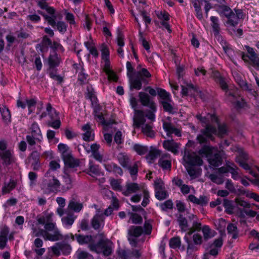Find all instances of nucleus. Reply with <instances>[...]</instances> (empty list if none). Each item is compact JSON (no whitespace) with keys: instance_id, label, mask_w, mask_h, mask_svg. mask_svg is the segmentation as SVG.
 Masks as SVG:
<instances>
[{"instance_id":"nucleus-1","label":"nucleus","mask_w":259,"mask_h":259,"mask_svg":"<svg viewBox=\"0 0 259 259\" xmlns=\"http://www.w3.org/2000/svg\"><path fill=\"white\" fill-rule=\"evenodd\" d=\"M196 117L205 125V127L201 130V133L197 136L199 143L206 144L208 140H213V135L217 133L221 137L227 134L228 128L226 124H219L218 118L214 114L208 113L205 116L197 114Z\"/></svg>"},{"instance_id":"nucleus-2","label":"nucleus","mask_w":259,"mask_h":259,"mask_svg":"<svg viewBox=\"0 0 259 259\" xmlns=\"http://www.w3.org/2000/svg\"><path fill=\"white\" fill-rule=\"evenodd\" d=\"M202 157L207 158L210 166L218 167L222 164L223 161L221 152L216 148L209 145H204L198 151Z\"/></svg>"},{"instance_id":"nucleus-3","label":"nucleus","mask_w":259,"mask_h":259,"mask_svg":"<svg viewBox=\"0 0 259 259\" xmlns=\"http://www.w3.org/2000/svg\"><path fill=\"white\" fill-rule=\"evenodd\" d=\"M90 250L97 254H102L105 256L110 255L113 252V243L107 238H102L97 243L88 245Z\"/></svg>"},{"instance_id":"nucleus-4","label":"nucleus","mask_w":259,"mask_h":259,"mask_svg":"<svg viewBox=\"0 0 259 259\" xmlns=\"http://www.w3.org/2000/svg\"><path fill=\"white\" fill-rule=\"evenodd\" d=\"M219 15L227 19V24L231 26H236L240 19H243L244 14L242 9L235 8L232 10L230 7L224 8Z\"/></svg>"},{"instance_id":"nucleus-5","label":"nucleus","mask_w":259,"mask_h":259,"mask_svg":"<svg viewBox=\"0 0 259 259\" xmlns=\"http://www.w3.org/2000/svg\"><path fill=\"white\" fill-rule=\"evenodd\" d=\"M60 185L59 181L54 176L51 175L49 170L45 175L40 187L44 193L50 194L57 192Z\"/></svg>"},{"instance_id":"nucleus-6","label":"nucleus","mask_w":259,"mask_h":259,"mask_svg":"<svg viewBox=\"0 0 259 259\" xmlns=\"http://www.w3.org/2000/svg\"><path fill=\"white\" fill-rule=\"evenodd\" d=\"M58 149L61 153L62 159L66 166L74 168L79 165L78 160L73 157L67 145L60 143L58 145Z\"/></svg>"},{"instance_id":"nucleus-7","label":"nucleus","mask_w":259,"mask_h":259,"mask_svg":"<svg viewBox=\"0 0 259 259\" xmlns=\"http://www.w3.org/2000/svg\"><path fill=\"white\" fill-rule=\"evenodd\" d=\"M0 157L3 164L6 165L11 164L14 160V152L7 149V144L5 141H0Z\"/></svg>"},{"instance_id":"nucleus-8","label":"nucleus","mask_w":259,"mask_h":259,"mask_svg":"<svg viewBox=\"0 0 259 259\" xmlns=\"http://www.w3.org/2000/svg\"><path fill=\"white\" fill-rule=\"evenodd\" d=\"M144 233L142 227L132 226L130 227L127 232V238L130 244L132 246H137L138 240L137 238L140 237Z\"/></svg>"},{"instance_id":"nucleus-9","label":"nucleus","mask_w":259,"mask_h":259,"mask_svg":"<svg viewBox=\"0 0 259 259\" xmlns=\"http://www.w3.org/2000/svg\"><path fill=\"white\" fill-rule=\"evenodd\" d=\"M245 48L248 55L244 52L241 53V58L245 62H248V59L251 62L252 65L259 70V58L253 48L248 46H245Z\"/></svg>"},{"instance_id":"nucleus-10","label":"nucleus","mask_w":259,"mask_h":259,"mask_svg":"<svg viewBox=\"0 0 259 259\" xmlns=\"http://www.w3.org/2000/svg\"><path fill=\"white\" fill-rule=\"evenodd\" d=\"M184 165H201L203 160L195 153L189 151H185L183 158Z\"/></svg>"},{"instance_id":"nucleus-11","label":"nucleus","mask_w":259,"mask_h":259,"mask_svg":"<svg viewBox=\"0 0 259 259\" xmlns=\"http://www.w3.org/2000/svg\"><path fill=\"white\" fill-rule=\"evenodd\" d=\"M118 255L121 259H139L141 254L137 249H122L118 251Z\"/></svg>"},{"instance_id":"nucleus-12","label":"nucleus","mask_w":259,"mask_h":259,"mask_svg":"<svg viewBox=\"0 0 259 259\" xmlns=\"http://www.w3.org/2000/svg\"><path fill=\"white\" fill-rule=\"evenodd\" d=\"M128 78L131 89H135L139 90L142 88V82L147 84L144 79L136 74L133 76H131Z\"/></svg>"},{"instance_id":"nucleus-13","label":"nucleus","mask_w":259,"mask_h":259,"mask_svg":"<svg viewBox=\"0 0 259 259\" xmlns=\"http://www.w3.org/2000/svg\"><path fill=\"white\" fill-rule=\"evenodd\" d=\"M188 200L195 204L202 206L206 205L209 201V198L204 195H200L199 198H197L194 195L191 194L188 196Z\"/></svg>"},{"instance_id":"nucleus-14","label":"nucleus","mask_w":259,"mask_h":259,"mask_svg":"<svg viewBox=\"0 0 259 259\" xmlns=\"http://www.w3.org/2000/svg\"><path fill=\"white\" fill-rule=\"evenodd\" d=\"M105 217L103 214H96L92 219L91 225L95 230H99L104 226Z\"/></svg>"},{"instance_id":"nucleus-15","label":"nucleus","mask_w":259,"mask_h":259,"mask_svg":"<svg viewBox=\"0 0 259 259\" xmlns=\"http://www.w3.org/2000/svg\"><path fill=\"white\" fill-rule=\"evenodd\" d=\"M133 120L134 125L137 127H139L144 124L146 119L144 112L142 110H135Z\"/></svg>"},{"instance_id":"nucleus-16","label":"nucleus","mask_w":259,"mask_h":259,"mask_svg":"<svg viewBox=\"0 0 259 259\" xmlns=\"http://www.w3.org/2000/svg\"><path fill=\"white\" fill-rule=\"evenodd\" d=\"M248 159V155L241 150L239 154L236 158V161L239 163L240 166L242 167L245 170H250V166L246 163V160Z\"/></svg>"},{"instance_id":"nucleus-17","label":"nucleus","mask_w":259,"mask_h":259,"mask_svg":"<svg viewBox=\"0 0 259 259\" xmlns=\"http://www.w3.org/2000/svg\"><path fill=\"white\" fill-rule=\"evenodd\" d=\"M82 130L84 132L82 135L83 140L90 142L94 140V134L89 123H87L82 126Z\"/></svg>"},{"instance_id":"nucleus-18","label":"nucleus","mask_w":259,"mask_h":259,"mask_svg":"<svg viewBox=\"0 0 259 259\" xmlns=\"http://www.w3.org/2000/svg\"><path fill=\"white\" fill-rule=\"evenodd\" d=\"M163 128L166 132L167 135L169 136L171 134H175L178 137L181 136V133L179 129L176 128L172 124L169 122L163 121Z\"/></svg>"},{"instance_id":"nucleus-19","label":"nucleus","mask_w":259,"mask_h":259,"mask_svg":"<svg viewBox=\"0 0 259 259\" xmlns=\"http://www.w3.org/2000/svg\"><path fill=\"white\" fill-rule=\"evenodd\" d=\"M63 239V235L61 234L58 229L55 230L51 232H48L46 235V240L51 241H56L61 240Z\"/></svg>"},{"instance_id":"nucleus-20","label":"nucleus","mask_w":259,"mask_h":259,"mask_svg":"<svg viewBox=\"0 0 259 259\" xmlns=\"http://www.w3.org/2000/svg\"><path fill=\"white\" fill-rule=\"evenodd\" d=\"M163 146L165 149L175 154H177L178 153L179 145L172 140L164 141Z\"/></svg>"},{"instance_id":"nucleus-21","label":"nucleus","mask_w":259,"mask_h":259,"mask_svg":"<svg viewBox=\"0 0 259 259\" xmlns=\"http://www.w3.org/2000/svg\"><path fill=\"white\" fill-rule=\"evenodd\" d=\"M177 221L182 232H186L190 229L188 220L182 214L177 215Z\"/></svg>"},{"instance_id":"nucleus-22","label":"nucleus","mask_w":259,"mask_h":259,"mask_svg":"<svg viewBox=\"0 0 259 259\" xmlns=\"http://www.w3.org/2000/svg\"><path fill=\"white\" fill-rule=\"evenodd\" d=\"M75 238L77 242L80 245L85 244L94 243L93 242V237L91 235H83L80 234H75Z\"/></svg>"},{"instance_id":"nucleus-23","label":"nucleus","mask_w":259,"mask_h":259,"mask_svg":"<svg viewBox=\"0 0 259 259\" xmlns=\"http://www.w3.org/2000/svg\"><path fill=\"white\" fill-rule=\"evenodd\" d=\"M212 77L214 79L215 81L219 83L221 88L223 90H226L228 89V85L224 80V78H223L220 72L218 71H214L212 73Z\"/></svg>"},{"instance_id":"nucleus-24","label":"nucleus","mask_w":259,"mask_h":259,"mask_svg":"<svg viewBox=\"0 0 259 259\" xmlns=\"http://www.w3.org/2000/svg\"><path fill=\"white\" fill-rule=\"evenodd\" d=\"M82 204L78 201L75 197H72L69 201L68 208L75 212H78L82 208Z\"/></svg>"},{"instance_id":"nucleus-25","label":"nucleus","mask_w":259,"mask_h":259,"mask_svg":"<svg viewBox=\"0 0 259 259\" xmlns=\"http://www.w3.org/2000/svg\"><path fill=\"white\" fill-rule=\"evenodd\" d=\"M139 100L141 104L145 106L151 107L155 103L151 100L150 96L146 93L141 92L139 93Z\"/></svg>"},{"instance_id":"nucleus-26","label":"nucleus","mask_w":259,"mask_h":259,"mask_svg":"<svg viewBox=\"0 0 259 259\" xmlns=\"http://www.w3.org/2000/svg\"><path fill=\"white\" fill-rule=\"evenodd\" d=\"M184 240L187 244V254L188 255H191L193 252L198 250V245L195 244L189 237L184 236Z\"/></svg>"},{"instance_id":"nucleus-27","label":"nucleus","mask_w":259,"mask_h":259,"mask_svg":"<svg viewBox=\"0 0 259 259\" xmlns=\"http://www.w3.org/2000/svg\"><path fill=\"white\" fill-rule=\"evenodd\" d=\"M126 189L122 192V194L128 196L131 194L136 192L140 189L139 186L138 184L135 183H130L126 185Z\"/></svg>"},{"instance_id":"nucleus-28","label":"nucleus","mask_w":259,"mask_h":259,"mask_svg":"<svg viewBox=\"0 0 259 259\" xmlns=\"http://www.w3.org/2000/svg\"><path fill=\"white\" fill-rule=\"evenodd\" d=\"M118 161L120 165L124 168L128 167L130 163L129 156L125 153H120L117 156Z\"/></svg>"},{"instance_id":"nucleus-29","label":"nucleus","mask_w":259,"mask_h":259,"mask_svg":"<svg viewBox=\"0 0 259 259\" xmlns=\"http://www.w3.org/2000/svg\"><path fill=\"white\" fill-rule=\"evenodd\" d=\"M85 97L87 99L90 100L92 105H94V103H96L97 102L98 100L95 95V91L93 87L90 85H88L87 87Z\"/></svg>"},{"instance_id":"nucleus-30","label":"nucleus","mask_w":259,"mask_h":259,"mask_svg":"<svg viewBox=\"0 0 259 259\" xmlns=\"http://www.w3.org/2000/svg\"><path fill=\"white\" fill-rule=\"evenodd\" d=\"M60 59L55 52H54L52 54H50L48 58V63L50 68H53L58 66L60 64Z\"/></svg>"},{"instance_id":"nucleus-31","label":"nucleus","mask_w":259,"mask_h":259,"mask_svg":"<svg viewBox=\"0 0 259 259\" xmlns=\"http://www.w3.org/2000/svg\"><path fill=\"white\" fill-rule=\"evenodd\" d=\"M143 133L147 137L153 138L155 137V133L153 130L152 124H144L142 126Z\"/></svg>"},{"instance_id":"nucleus-32","label":"nucleus","mask_w":259,"mask_h":259,"mask_svg":"<svg viewBox=\"0 0 259 259\" xmlns=\"http://www.w3.org/2000/svg\"><path fill=\"white\" fill-rule=\"evenodd\" d=\"M16 186V182L12 179H11L8 183H5L2 190V194L5 195L9 193L15 188Z\"/></svg>"},{"instance_id":"nucleus-33","label":"nucleus","mask_w":259,"mask_h":259,"mask_svg":"<svg viewBox=\"0 0 259 259\" xmlns=\"http://www.w3.org/2000/svg\"><path fill=\"white\" fill-rule=\"evenodd\" d=\"M169 154L163 155L158 161L159 165L163 169H170L171 167V161L169 159H165L169 156Z\"/></svg>"},{"instance_id":"nucleus-34","label":"nucleus","mask_w":259,"mask_h":259,"mask_svg":"<svg viewBox=\"0 0 259 259\" xmlns=\"http://www.w3.org/2000/svg\"><path fill=\"white\" fill-rule=\"evenodd\" d=\"M53 215V213H45L44 215L38 217L37 219L38 223L40 225H45L47 223L52 222Z\"/></svg>"},{"instance_id":"nucleus-35","label":"nucleus","mask_w":259,"mask_h":259,"mask_svg":"<svg viewBox=\"0 0 259 259\" xmlns=\"http://www.w3.org/2000/svg\"><path fill=\"white\" fill-rule=\"evenodd\" d=\"M3 120L6 123L11 122V115L9 109L5 106L0 107Z\"/></svg>"},{"instance_id":"nucleus-36","label":"nucleus","mask_w":259,"mask_h":259,"mask_svg":"<svg viewBox=\"0 0 259 259\" xmlns=\"http://www.w3.org/2000/svg\"><path fill=\"white\" fill-rule=\"evenodd\" d=\"M171 100L169 99L166 100H161L160 103L162 105L164 111L171 114H174L176 111H174V108L171 104Z\"/></svg>"},{"instance_id":"nucleus-37","label":"nucleus","mask_w":259,"mask_h":259,"mask_svg":"<svg viewBox=\"0 0 259 259\" xmlns=\"http://www.w3.org/2000/svg\"><path fill=\"white\" fill-rule=\"evenodd\" d=\"M210 21H211V26L214 32V34L215 36L219 35L220 33V25L219 23V19L217 17L211 16L210 17Z\"/></svg>"},{"instance_id":"nucleus-38","label":"nucleus","mask_w":259,"mask_h":259,"mask_svg":"<svg viewBox=\"0 0 259 259\" xmlns=\"http://www.w3.org/2000/svg\"><path fill=\"white\" fill-rule=\"evenodd\" d=\"M38 5L41 9L45 10L50 15L56 16L55 14V10L53 7L49 6L45 1L41 0V1H39L38 3Z\"/></svg>"},{"instance_id":"nucleus-39","label":"nucleus","mask_w":259,"mask_h":259,"mask_svg":"<svg viewBox=\"0 0 259 259\" xmlns=\"http://www.w3.org/2000/svg\"><path fill=\"white\" fill-rule=\"evenodd\" d=\"M227 230L228 234L232 235V239H235L238 237V232L237 226L235 224H229L227 227Z\"/></svg>"},{"instance_id":"nucleus-40","label":"nucleus","mask_w":259,"mask_h":259,"mask_svg":"<svg viewBox=\"0 0 259 259\" xmlns=\"http://www.w3.org/2000/svg\"><path fill=\"white\" fill-rule=\"evenodd\" d=\"M37 13L44 17L45 19L48 22L49 25L52 26L53 27H55V20L57 18V16H48L40 10H38Z\"/></svg>"},{"instance_id":"nucleus-41","label":"nucleus","mask_w":259,"mask_h":259,"mask_svg":"<svg viewBox=\"0 0 259 259\" xmlns=\"http://www.w3.org/2000/svg\"><path fill=\"white\" fill-rule=\"evenodd\" d=\"M31 134L32 136L39 137L42 139V135L41 134V131L40 128L38 125V124L36 122H34L30 127Z\"/></svg>"},{"instance_id":"nucleus-42","label":"nucleus","mask_w":259,"mask_h":259,"mask_svg":"<svg viewBox=\"0 0 259 259\" xmlns=\"http://www.w3.org/2000/svg\"><path fill=\"white\" fill-rule=\"evenodd\" d=\"M100 172V171L99 166L95 165L93 162L90 160L89 162V171L87 172V174L91 176H93V175H99Z\"/></svg>"},{"instance_id":"nucleus-43","label":"nucleus","mask_w":259,"mask_h":259,"mask_svg":"<svg viewBox=\"0 0 259 259\" xmlns=\"http://www.w3.org/2000/svg\"><path fill=\"white\" fill-rule=\"evenodd\" d=\"M150 110H146V114L145 117L148 119L151 120L152 121L155 120V112L156 111V106L155 104H152L151 107H149Z\"/></svg>"},{"instance_id":"nucleus-44","label":"nucleus","mask_w":259,"mask_h":259,"mask_svg":"<svg viewBox=\"0 0 259 259\" xmlns=\"http://www.w3.org/2000/svg\"><path fill=\"white\" fill-rule=\"evenodd\" d=\"M170 247L173 249L179 248L181 245V240L179 236L171 238L169 241Z\"/></svg>"},{"instance_id":"nucleus-45","label":"nucleus","mask_w":259,"mask_h":259,"mask_svg":"<svg viewBox=\"0 0 259 259\" xmlns=\"http://www.w3.org/2000/svg\"><path fill=\"white\" fill-rule=\"evenodd\" d=\"M204 240H207L214 236L212 231L208 226L205 225L202 228Z\"/></svg>"},{"instance_id":"nucleus-46","label":"nucleus","mask_w":259,"mask_h":259,"mask_svg":"<svg viewBox=\"0 0 259 259\" xmlns=\"http://www.w3.org/2000/svg\"><path fill=\"white\" fill-rule=\"evenodd\" d=\"M134 150L140 155L146 154L148 151L147 146H143L138 144H136L133 147Z\"/></svg>"},{"instance_id":"nucleus-47","label":"nucleus","mask_w":259,"mask_h":259,"mask_svg":"<svg viewBox=\"0 0 259 259\" xmlns=\"http://www.w3.org/2000/svg\"><path fill=\"white\" fill-rule=\"evenodd\" d=\"M61 220L65 226L70 227L73 224L75 218L72 214H68L67 216L63 217Z\"/></svg>"},{"instance_id":"nucleus-48","label":"nucleus","mask_w":259,"mask_h":259,"mask_svg":"<svg viewBox=\"0 0 259 259\" xmlns=\"http://www.w3.org/2000/svg\"><path fill=\"white\" fill-rule=\"evenodd\" d=\"M208 178L212 182L218 185L222 184L224 182L223 176L220 174H211L209 175Z\"/></svg>"},{"instance_id":"nucleus-49","label":"nucleus","mask_w":259,"mask_h":259,"mask_svg":"<svg viewBox=\"0 0 259 259\" xmlns=\"http://www.w3.org/2000/svg\"><path fill=\"white\" fill-rule=\"evenodd\" d=\"M160 151L156 149L151 150L148 154L146 155V158L152 162V161L155 160L160 155Z\"/></svg>"},{"instance_id":"nucleus-50","label":"nucleus","mask_w":259,"mask_h":259,"mask_svg":"<svg viewBox=\"0 0 259 259\" xmlns=\"http://www.w3.org/2000/svg\"><path fill=\"white\" fill-rule=\"evenodd\" d=\"M106 192L108 195H110L112 197V203L111 205L112 206L115 210H118L119 207V201L118 199L114 196V193L111 191L107 190L106 191Z\"/></svg>"},{"instance_id":"nucleus-51","label":"nucleus","mask_w":259,"mask_h":259,"mask_svg":"<svg viewBox=\"0 0 259 259\" xmlns=\"http://www.w3.org/2000/svg\"><path fill=\"white\" fill-rule=\"evenodd\" d=\"M47 112L52 120L57 119L58 114L55 109L53 108L50 103H48L46 108Z\"/></svg>"},{"instance_id":"nucleus-52","label":"nucleus","mask_w":259,"mask_h":259,"mask_svg":"<svg viewBox=\"0 0 259 259\" xmlns=\"http://www.w3.org/2000/svg\"><path fill=\"white\" fill-rule=\"evenodd\" d=\"M32 236L33 237L42 236L45 240L46 239L47 231H45V230L41 229H37L34 227H32Z\"/></svg>"},{"instance_id":"nucleus-53","label":"nucleus","mask_w":259,"mask_h":259,"mask_svg":"<svg viewBox=\"0 0 259 259\" xmlns=\"http://www.w3.org/2000/svg\"><path fill=\"white\" fill-rule=\"evenodd\" d=\"M135 74L144 79V81L146 82V83H148V81L146 78H149L151 77L150 73L146 68H142L140 71H138Z\"/></svg>"},{"instance_id":"nucleus-54","label":"nucleus","mask_w":259,"mask_h":259,"mask_svg":"<svg viewBox=\"0 0 259 259\" xmlns=\"http://www.w3.org/2000/svg\"><path fill=\"white\" fill-rule=\"evenodd\" d=\"M216 229L220 232L224 231L226 225L225 220L221 218L214 222Z\"/></svg>"},{"instance_id":"nucleus-55","label":"nucleus","mask_w":259,"mask_h":259,"mask_svg":"<svg viewBox=\"0 0 259 259\" xmlns=\"http://www.w3.org/2000/svg\"><path fill=\"white\" fill-rule=\"evenodd\" d=\"M223 206L225 208V211L229 214L233 213V207L232 202L228 199H224L223 201Z\"/></svg>"},{"instance_id":"nucleus-56","label":"nucleus","mask_w":259,"mask_h":259,"mask_svg":"<svg viewBox=\"0 0 259 259\" xmlns=\"http://www.w3.org/2000/svg\"><path fill=\"white\" fill-rule=\"evenodd\" d=\"M64 181L65 183V186H64L63 190H68L72 187L71 179L70 176L67 174H65L63 176Z\"/></svg>"},{"instance_id":"nucleus-57","label":"nucleus","mask_w":259,"mask_h":259,"mask_svg":"<svg viewBox=\"0 0 259 259\" xmlns=\"http://www.w3.org/2000/svg\"><path fill=\"white\" fill-rule=\"evenodd\" d=\"M60 246L61 248V251L62 252V253L64 255H68L70 253L71 247L70 245L67 243H60Z\"/></svg>"},{"instance_id":"nucleus-58","label":"nucleus","mask_w":259,"mask_h":259,"mask_svg":"<svg viewBox=\"0 0 259 259\" xmlns=\"http://www.w3.org/2000/svg\"><path fill=\"white\" fill-rule=\"evenodd\" d=\"M26 141L30 146H33L36 144V141L40 142L41 141V138L39 137H36L32 135H27L26 137Z\"/></svg>"},{"instance_id":"nucleus-59","label":"nucleus","mask_w":259,"mask_h":259,"mask_svg":"<svg viewBox=\"0 0 259 259\" xmlns=\"http://www.w3.org/2000/svg\"><path fill=\"white\" fill-rule=\"evenodd\" d=\"M173 203L171 200H167L164 203L160 204V206L163 211H166L173 208Z\"/></svg>"},{"instance_id":"nucleus-60","label":"nucleus","mask_w":259,"mask_h":259,"mask_svg":"<svg viewBox=\"0 0 259 259\" xmlns=\"http://www.w3.org/2000/svg\"><path fill=\"white\" fill-rule=\"evenodd\" d=\"M189 176L194 179L197 177V171L195 168L192 167V165H184Z\"/></svg>"},{"instance_id":"nucleus-61","label":"nucleus","mask_w":259,"mask_h":259,"mask_svg":"<svg viewBox=\"0 0 259 259\" xmlns=\"http://www.w3.org/2000/svg\"><path fill=\"white\" fill-rule=\"evenodd\" d=\"M110 181V185L113 190L121 191V186L120 185V183L118 180L114 179H111Z\"/></svg>"},{"instance_id":"nucleus-62","label":"nucleus","mask_w":259,"mask_h":259,"mask_svg":"<svg viewBox=\"0 0 259 259\" xmlns=\"http://www.w3.org/2000/svg\"><path fill=\"white\" fill-rule=\"evenodd\" d=\"M155 197L159 200H162L167 197V194L164 189L155 191Z\"/></svg>"},{"instance_id":"nucleus-63","label":"nucleus","mask_w":259,"mask_h":259,"mask_svg":"<svg viewBox=\"0 0 259 259\" xmlns=\"http://www.w3.org/2000/svg\"><path fill=\"white\" fill-rule=\"evenodd\" d=\"M130 219L133 224H141L142 223L141 216L137 213H132Z\"/></svg>"},{"instance_id":"nucleus-64","label":"nucleus","mask_w":259,"mask_h":259,"mask_svg":"<svg viewBox=\"0 0 259 259\" xmlns=\"http://www.w3.org/2000/svg\"><path fill=\"white\" fill-rule=\"evenodd\" d=\"M78 259H94L92 255L88 252L81 251L77 253Z\"/></svg>"}]
</instances>
